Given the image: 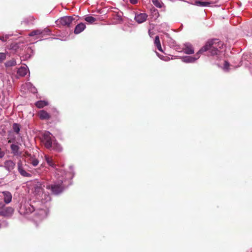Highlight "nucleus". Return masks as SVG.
Segmentation results:
<instances>
[{"instance_id":"f257e3e1","label":"nucleus","mask_w":252,"mask_h":252,"mask_svg":"<svg viewBox=\"0 0 252 252\" xmlns=\"http://www.w3.org/2000/svg\"><path fill=\"white\" fill-rule=\"evenodd\" d=\"M223 45V43L219 39H208L205 45L197 52V55L206 51H209V54L212 56L216 55L219 52L220 50L222 48Z\"/></svg>"},{"instance_id":"f03ea898","label":"nucleus","mask_w":252,"mask_h":252,"mask_svg":"<svg viewBox=\"0 0 252 252\" xmlns=\"http://www.w3.org/2000/svg\"><path fill=\"white\" fill-rule=\"evenodd\" d=\"M53 140L52 139V135L49 132H45L43 135L42 142L44 143L45 147L47 149H50L52 146Z\"/></svg>"},{"instance_id":"7ed1b4c3","label":"nucleus","mask_w":252,"mask_h":252,"mask_svg":"<svg viewBox=\"0 0 252 252\" xmlns=\"http://www.w3.org/2000/svg\"><path fill=\"white\" fill-rule=\"evenodd\" d=\"M46 189H51L53 193L54 194H58L62 192L63 189V187L61 184H55L53 185H48L46 187Z\"/></svg>"},{"instance_id":"20e7f679","label":"nucleus","mask_w":252,"mask_h":252,"mask_svg":"<svg viewBox=\"0 0 252 252\" xmlns=\"http://www.w3.org/2000/svg\"><path fill=\"white\" fill-rule=\"evenodd\" d=\"M14 210L13 208L10 207H7L0 209V216L9 217L12 216Z\"/></svg>"},{"instance_id":"39448f33","label":"nucleus","mask_w":252,"mask_h":252,"mask_svg":"<svg viewBox=\"0 0 252 252\" xmlns=\"http://www.w3.org/2000/svg\"><path fill=\"white\" fill-rule=\"evenodd\" d=\"M148 15L145 13H136L134 19L138 23H142L146 21Z\"/></svg>"},{"instance_id":"423d86ee","label":"nucleus","mask_w":252,"mask_h":252,"mask_svg":"<svg viewBox=\"0 0 252 252\" xmlns=\"http://www.w3.org/2000/svg\"><path fill=\"white\" fill-rule=\"evenodd\" d=\"M18 170L20 175L25 177H31V174L28 173L23 168L22 162L21 160L18 161L17 163Z\"/></svg>"},{"instance_id":"0eeeda50","label":"nucleus","mask_w":252,"mask_h":252,"mask_svg":"<svg viewBox=\"0 0 252 252\" xmlns=\"http://www.w3.org/2000/svg\"><path fill=\"white\" fill-rule=\"evenodd\" d=\"M38 115L41 120H47L50 119V115L44 110H40L38 112Z\"/></svg>"},{"instance_id":"6e6552de","label":"nucleus","mask_w":252,"mask_h":252,"mask_svg":"<svg viewBox=\"0 0 252 252\" xmlns=\"http://www.w3.org/2000/svg\"><path fill=\"white\" fill-rule=\"evenodd\" d=\"M15 166V163L11 160H7L4 162V166L9 171L12 170Z\"/></svg>"},{"instance_id":"1a4fd4ad","label":"nucleus","mask_w":252,"mask_h":252,"mask_svg":"<svg viewBox=\"0 0 252 252\" xmlns=\"http://www.w3.org/2000/svg\"><path fill=\"white\" fill-rule=\"evenodd\" d=\"M2 193L4 196V201L6 204H8L11 202L12 200V194L8 191H4L2 192Z\"/></svg>"},{"instance_id":"9d476101","label":"nucleus","mask_w":252,"mask_h":252,"mask_svg":"<svg viewBox=\"0 0 252 252\" xmlns=\"http://www.w3.org/2000/svg\"><path fill=\"white\" fill-rule=\"evenodd\" d=\"M35 18L33 16H30L27 18L24 19L21 22V24H24L25 25H33V22Z\"/></svg>"},{"instance_id":"9b49d317","label":"nucleus","mask_w":252,"mask_h":252,"mask_svg":"<svg viewBox=\"0 0 252 252\" xmlns=\"http://www.w3.org/2000/svg\"><path fill=\"white\" fill-rule=\"evenodd\" d=\"M183 50L185 53L187 54H192L194 53L193 48L192 45L189 43L185 44Z\"/></svg>"},{"instance_id":"f8f14e48","label":"nucleus","mask_w":252,"mask_h":252,"mask_svg":"<svg viewBox=\"0 0 252 252\" xmlns=\"http://www.w3.org/2000/svg\"><path fill=\"white\" fill-rule=\"evenodd\" d=\"M12 153L15 156H20L21 153H19V147L15 144H12L10 146Z\"/></svg>"},{"instance_id":"ddd939ff","label":"nucleus","mask_w":252,"mask_h":252,"mask_svg":"<svg viewBox=\"0 0 252 252\" xmlns=\"http://www.w3.org/2000/svg\"><path fill=\"white\" fill-rule=\"evenodd\" d=\"M27 162L32 164L33 166H37L39 163L38 160L35 158V156L32 155L30 158L27 159Z\"/></svg>"},{"instance_id":"4468645a","label":"nucleus","mask_w":252,"mask_h":252,"mask_svg":"<svg viewBox=\"0 0 252 252\" xmlns=\"http://www.w3.org/2000/svg\"><path fill=\"white\" fill-rule=\"evenodd\" d=\"M86 28V25L83 23L78 24L75 28L74 32H83Z\"/></svg>"},{"instance_id":"2eb2a0df","label":"nucleus","mask_w":252,"mask_h":252,"mask_svg":"<svg viewBox=\"0 0 252 252\" xmlns=\"http://www.w3.org/2000/svg\"><path fill=\"white\" fill-rule=\"evenodd\" d=\"M75 19L72 16H64V26H69Z\"/></svg>"},{"instance_id":"dca6fc26","label":"nucleus","mask_w":252,"mask_h":252,"mask_svg":"<svg viewBox=\"0 0 252 252\" xmlns=\"http://www.w3.org/2000/svg\"><path fill=\"white\" fill-rule=\"evenodd\" d=\"M48 105L47 101L39 100L35 103V106L38 108H42Z\"/></svg>"},{"instance_id":"f3484780","label":"nucleus","mask_w":252,"mask_h":252,"mask_svg":"<svg viewBox=\"0 0 252 252\" xmlns=\"http://www.w3.org/2000/svg\"><path fill=\"white\" fill-rule=\"evenodd\" d=\"M27 69L25 67H21L17 70V74L21 76H25L27 73Z\"/></svg>"},{"instance_id":"a211bd4d","label":"nucleus","mask_w":252,"mask_h":252,"mask_svg":"<svg viewBox=\"0 0 252 252\" xmlns=\"http://www.w3.org/2000/svg\"><path fill=\"white\" fill-rule=\"evenodd\" d=\"M84 20L85 21L89 23V24H93L97 21L96 18L91 16H87L85 17Z\"/></svg>"},{"instance_id":"6ab92c4d","label":"nucleus","mask_w":252,"mask_h":252,"mask_svg":"<svg viewBox=\"0 0 252 252\" xmlns=\"http://www.w3.org/2000/svg\"><path fill=\"white\" fill-rule=\"evenodd\" d=\"M154 43L155 45L157 46L158 49L162 51V48L160 42V40L158 36H156L155 39Z\"/></svg>"},{"instance_id":"aec40b11","label":"nucleus","mask_w":252,"mask_h":252,"mask_svg":"<svg viewBox=\"0 0 252 252\" xmlns=\"http://www.w3.org/2000/svg\"><path fill=\"white\" fill-rule=\"evenodd\" d=\"M16 64V61L12 59L9 61H7L5 63V65L6 67H11V66H14Z\"/></svg>"},{"instance_id":"412c9836","label":"nucleus","mask_w":252,"mask_h":252,"mask_svg":"<svg viewBox=\"0 0 252 252\" xmlns=\"http://www.w3.org/2000/svg\"><path fill=\"white\" fill-rule=\"evenodd\" d=\"M12 128L13 131L16 133L19 134L20 130V125L17 123H14L12 125Z\"/></svg>"},{"instance_id":"4be33fe9","label":"nucleus","mask_w":252,"mask_h":252,"mask_svg":"<svg viewBox=\"0 0 252 252\" xmlns=\"http://www.w3.org/2000/svg\"><path fill=\"white\" fill-rule=\"evenodd\" d=\"M195 3L196 5L199 6H209L210 4L209 2L200 1H195Z\"/></svg>"},{"instance_id":"5701e85b","label":"nucleus","mask_w":252,"mask_h":252,"mask_svg":"<svg viewBox=\"0 0 252 252\" xmlns=\"http://www.w3.org/2000/svg\"><path fill=\"white\" fill-rule=\"evenodd\" d=\"M45 160L46 161L47 163L51 166L54 167L55 165V164L53 163V159L51 157H50L48 156H45Z\"/></svg>"},{"instance_id":"b1692460","label":"nucleus","mask_w":252,"mask_h":252,"mask_svg":"<svg viewBox=\"0 0 252 252\" xmlns=\"http://www.w3.org/2000/svg\"><path fill=\"white\" fill-rule=\"evenodd\" d=\"M153 4L157 7L161 8L163 5V3L159 0H152Z\"/></svg>"},{"instance_id":"393cba45","label":"nucleus","mask_w":252,"mask_h":252,"mask_svg":"<svg viewBox=\"0 0 252 252\" xmlns=\"http://www.w3.org/2000/svg\"><path fill=\"white\" fill-rule=\"evenodd\" d=\"M199 58V55H197V53L195 55V57H189L187 59V62L192 63L194 62L195 60H197Z\"/></svg>"},{"instance_id":"a878e982","label":"nucleus","mask_w":252,"mask_h":252,"mask_svg":"<svg viewBox=\"0 0 252 252\" xmlns=\"http://www.w3.org/2000/svg\"><path fill=\"white\" fill-rule=\"evenodd\" d=\"M55 23L57 27L61 28L63 26V17L56 20Z\"/></svg>"},{"instance_id":"bb28decb","label":"nucleus","mask_w":252,"mask_h":252,"mask_svg":"<svg viewBox=\"0 0 252 252\" xmlns=\"http://www.w3.org/2000/svg\"><path fill=\"white\" fill-rule=\"evenodd\" d=\"M6 59V54L4 53H0V62H2Z\"/></svg>"},{"instance_id":"cd10ccee","label":"nucleus","mask_w":252,"mask_h":252,"mask_svg":"<svg viewBox=\"0 0 252 252\" xmlns=\"http://www.w3.org/2000/svg\"><path fill=\"white\" fill-rule=\"evenodd\" d=\"M32 156V155L31 154H30L28 151H25L23 155V157H24L26 158H28V159L30 158Z\"/></svg>"},{"instance_id":"c85d7f7f","label":"nucleus","mask_w":252,"mask_h":252,"mask_svg":"<svg viewBox=\"0 0 252 252\" xmlns=\"http://www.w3.org/2000/svg\"><path fill=\"white\" fill-rule=\"evenodd\" d=\"M5 155V153L0 148V158H2Z\"/></svg>"},{"instance_id":"c756f323","label":"nucleus","mask_w":252,"mask_h":252,"mask_svg":"<svg viewBox=\"0 0 252 252\" xmlns=\"http://www.w3.org/2000/svg\"><path fill=\"white\" fill-rule=\"evenodd\" d=\"M36 33L37 32H30L29 35L30 36H34L35 35H36L37 34Z\"/></svg>"},{"instance_id":"7c9ffc66","label":"nucleus","mask_w":252,"mask_h":252,"mask_svg":"<svg viewBox=\"0 0 252 252\" xmlns=\"http://www.w3.org/2000/svg\"><path fill=\"white\" fill-rule=\"evenodd\" d=\"M52 30L51 29H50L49 28H46L44 29V30L43 31V32H51Z\"/></svg>"},{"instance_id":"2f4dec72","label":"nucleus","mask_w":252,"mask_h":252,"mask_svg":"<svg viewBox=\"0 0 252 252\" xmlns=\"http://www.w3.org/2000/svg\"><path fill=\"white\" fill-rule=\"evenodd\" d=\"M0 39L1 40L3 41H6V37H4V36H1L0 37Z\"/></svg>"},{"instance_id":"473e14b6","label":"nucleus","mask_w":252,"mask_h":252,"mask_svg":"<svg viewBox=\"0 0 252 252\" xmlns=\"http://www.w3.org/2000/svg\"><path fill=\"white\" fill-rule=\"evenodd\" d=\"M130 1L132 4H135L137 2V0H130Z\"/></svg>"},{"instance_id":"72a5a7b5","label":"nucleus","mask_w":252,"mask_h":252,"mask_svg":"<svg viewBox=\"0 0 252 252\" xmlns=\"http://www.w3.org/2000/svg\"><path fill=\"white\" fill-rule=\"evenodd\" d=\"M4 205L2 203V202L0 201V208H2L4 207Z\"/></svg>"},{"instance_id":"f704fd0d","label":"nucleus","mask_w":252,"mask_h":252,"mask_svg":"<svg viewBox=\"0 0 252 252\" xmlns=\"http://www.w3.org/2000/svg\"><path fill=\"white\" fill-rule=\"evenodd\" d=\"M224 65H225V67H226L227 66H228L229 65V63L228 62H225V64H224Z\"/></svg>"},{"instance_id":"c9c22d12","label":"nucleus","mask_w":252,"mask_h":252,"mask_svg":"<svg viewBox=\"0 0 252 252\" xmlns=\"http://www.w3.org/2000/svg\"><path fill=\"white\" fill-rule=\"evenodd\" d=\"M12 141H13V140H9L8 141V143H11Z\"/></svg>"},{"instance_id":"e433bc0d","label":"nucleus","mask_w":252,"mask_h":252,"mask_svg":"<svg viewBox=\"0 0 252 252\" xmlns=\"http://www.w3.org/2000/svg\"><path fill=\"white\" fill-rule=\"evenodd\" d=\"M33 32H39V31L38 30H35V31H33Z\"/></svg>"},{"instance_id":"4c0bfd02","label":"nucleus","mask_w":252,"mask_h":252,"mask_svg":"<svg viewBox=\"0 0 252 252\" xmlns=\"http://www.w3.org/2000/svg\"><path fill=\"white\" fill-rule=\"evenodd\" d=\"M75 33H79V32H75Z\"/></svg>"}]
</instances>
